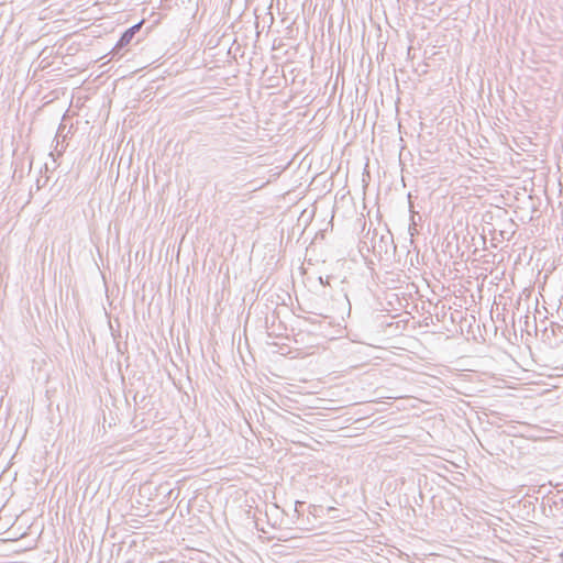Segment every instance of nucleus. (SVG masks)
I'll list each match as a JSON object with an SVG mask.
<instances>
[{"mask_svg": "<svg viewBox=\"0 0 563 563\" xmlns=\"http://www.w3.org/2000/svg\"><path fill=\"white\" fill-rule=\"evenodd\" d=\"M140 29V24H135L133 25L132 27H130L129 30H126L120 37L117 46L119 47H124L126 46L128 44H130V42L132 41V38L134 37V34L136 31H139Z\"/></svg>", "mask_w": 563, "mask_h": 563, "instance_id": "nucleus-1", "label": "nucleus"}, {"mask_svg": "<svg viewBox=\"0 0 563 563\" xmlns=\"http://www.w3.org/2000/svg\"><path fill=\"white\" fill-rule=\"evenodd\" d=\"M393 242H394L393 235H390V234L382 235L380 244H379V249H380L379 252L384 251L385 253H387L388 245L393 244Z\"/></svg>", "mask_w": 563, "mask_h": 563, "instance_id": "nucleus-2", "label": "nucleus"}, {"mask_svg": "<svg viewBox=\"0 0 563 563\" xmlns=\"http://www.w3.org/2000/svg\"><path fill=\"white\" fill-rule=\"evenodd\" d=\"M562 329L563 328L560 324H554V323L551 324V331H552L553 335H555L556 330L561 331Z\"/></svg>", "mask_w": 563, "mask_h": 563, "instance_id": "nucleus-3", "label": "nucleus"}, {"mask_svg": "<svg viewBox=\"0 0 563 563\" xmlns=\"http://www.w3.org/2000/svg\"><path fill=\"white\" fill-rule=\"evenodd\" d=\"M329 279H330V276H327L325 279H323V277H320V283L322 285H330Z\"/></svg>", "mask_w": 563, "mask_h": 563, "instance_id": "nucleus-4", "label": "nucleus"}]
</instances>
